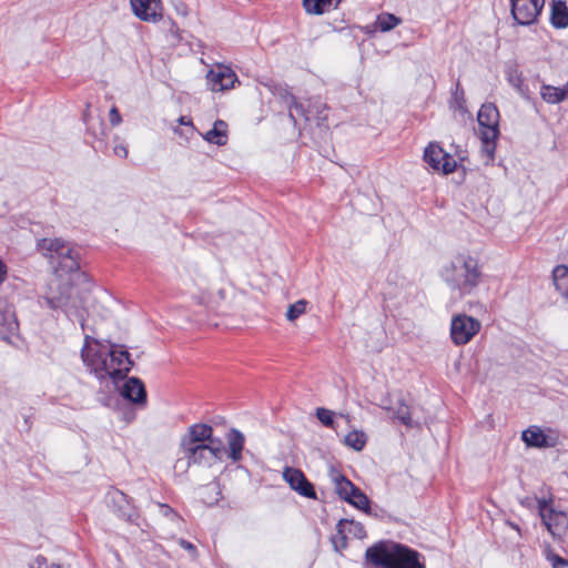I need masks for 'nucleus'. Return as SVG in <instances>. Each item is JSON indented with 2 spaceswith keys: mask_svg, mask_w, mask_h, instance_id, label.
I'll use <instances>...</instances> for the list:
<instances>
[{
  "mask_svg": "<svg viewBox=\"0 0 568 568\" xmlns=\"http://www.w3.org/2000/svg\"><path fill=\"white\" fill-rule=\"evenodd\" d=\"M283 478L290 487L301 496L316 498L313 485L307 480L302 470L293 467H286L283 471Z\"/></svg>",
  "mask_w": 568,
  "mask_h": 568,
  "instance_id": "obj_14",
  "label": "nucleus"
},
{
  "mask_svg": "<svg viewBox=\"0 0 568 568\" xmlns=\"http://www.w3.org/2000/svg\"><path fill=\"white\" fill-rule=\"evenodd\" d=\"M547 559L551 562L552 568H568V560L551 551L547 552Z\"/></svg>",
  "mask_w": 568,
  "mask_h": 568,
  "instance_id": "obj_38",
  "label": "nucleus"
},
{
  "mask_svg": "<svg viewBox=\"0 0 568 568\" xmlns=\"http://www.w3.org/2000/svg\"><path fill=\"white\" fill-rule=\"evenodd\" d=\"M481 142L484 144V151L486 152L488 160H493L494 153H495V142L496 141H481Z\"/></svg>",
  "mask_w": 568,
  "mask_h": 568,
  "instance_id": "obj_42",
  "label": "nucleus"
},
{
  "mask_svg": "<svg viewBox=\"0 0 568 568\" xmlns=\"http://www.w3.org/2000/svg\"><path fill=\"white\" fill-rule=\"evenodd\" d=\"M345 523H347V519H341L338 521V524L336 526L337 532L332 538V542H333L334 549L336 551H339V550L346 548V546H347V540H346V536H345V531H346Z\"/></svg>",
  "mask_w": 568,
  "mask_h": 568,
  "instance_id": "obj_32",
  "label": "nucleus"
},
{
  "mask_svg": "<svg viewBox=\"0 0 568 568\" xmlns=\"http://www.w3.org/2000/svg\"><path fill=\"white\" fill-rule=\"evenodd\" d=\"M328 476L334 486V491L346 501L354 491L355 485L334 467L329 469Z\"/></svg>",
  "mask_w": 568,
  "mask_h": 568,
  "instance_id": "obj_19",
  "label": "nucleus"
},
{
  "mask_svg": "<svg viewBox=\"0 0 568 568\" xmlns=\"http://www.w3.org/2000/svg\"><path fill=\"white\" fill-rule=\"evenodd\" d=\"M367 442V436L362 430H353L348 433L345 438L344 443L346 446L353 448L356 452H361Z\"/></svg>",
  "mask_w": 568,
  "mask_h": 568,
  "instance_id": "obj_29",
  "label": "nucleus"
},
{
  "mask_svg": "<svg viewBox=\"0 0 568 568\" xmlns=\"http://www.w3.org/2000/svg\"><path fill=\"white\" fill-rule=\"evenodd\" d=\"M566 93H567V97H568V82L566 83Z\"/></svg>",
  "mask_w": 568,
  "mask_h": 568,
  "instance_id": "obj_47",
  "label": "nucleus"
},
{
  "mask_svg": "<svg viewBox=\"0 0 568 568\" xmlns=\"http://www.w3.org/2000/svg\"><path fill=\"white\" fill-rule=\"evenodd\" d=\"M365 558L376 568H426L417 550L393 541L376 542L366 549Z\"/></svg>",
  "mask_w": 568,
  "mask_h": 568,
  "instance_id": "obj_4",
  "label": "nucleus"
},
{
  "mask_svg": "<svg viewBox=\"0 0 568 568\" xmlns=\"http://www.w3.org/2000/svg\"><path fill=\"white\" fill-rule=\"evenodd\" d=\"M161 509L164 516L170 517L172 519L179 518L178 514L168 505H161Z\"/></svg>",
  "mask_w": 568,
  "mask_h": 568,
  "instance_id": "obj_43",
  "label": "nucleus"
},
{
  "mask_svg": "<svg viewBox=\"0 0 568 568\" xmlns=\"http://www.w3.org/2000/svg\"><path fill=\"white\" fill-rule=\"evenodd\" d=\"M400 22V19L392 13H381L376 19V26L382 32L393 30Z\"/></svg>",
  "mask_w": 568,
  "mask_h": 568,
  "instance_id": "obj_30",
  "label": "nucleus"
},
{
  "mask_svg": "<svg viewBox=\"0 0 568 568\" xmlns=\"http://www.w3.org/2000/svg\"><path fill=\"white\" fill-rule=\"evenodd\" d=\"M316 417L327 427H334V413L327 408L320 407L316 409Z\"/></svg>",
  "mask_w": 568,
  "mask_h": 568,
  "instance_id": "obj_36",
  "label": "nucleus"
},
{
  "mask_svg": "<svg viewBox=\"0 0 568 568\" xmlns=\"http://www.w3.org/2000/svg\"><path fill=\"white\" fill-rule=\"evenodd\" d=\"M481 324L478 320L466 314L453 317L450 337L455 345H465L479 332Z\"/></svg>",
  "mask_w": 568,
  "mask_h": 568,
  "instance_id": "obj_6",
  "label": "nucleus"
},
{
  "mask_svg": "<svg viewBox=\"0 0 568 568\" xmlns=\"http://www.w3.org/2000/svg\"><path fill=\"white\" fill-rule=\"evenodd\" d=\"M442 277L450 290L465 296L479 285L483 272L476 257L469 254H458L444 266Z\"/></svg>",
  "mask_w": 568,
  "mask_h": 568,
  "instance_id": "obj_5",
  "label": "nucleus"
},
{
  "mask_svg": "<svg viewBox=\"0 0 568 568\" xmlns=\"http://www.w3.org/2000/svg\"><path fill=\"white\" fill-rule=\"evenodd\" d=\"M481 141H496L499 135V111L493 103H484L477 114Z\"/></svg>",
  "mask_w": 568,
  "mask_h": 568,
  "instance_id": "obj_7",
  "label": "nucleus"
},
{
  "mask_svg": "<svg viewBox=\"0 0 568 568\" xmlns=\"http://www.w3.org/2000/svg\"><path fill=\"white\" fill-rule=\"evenodd\" d=\"M38 247L54 268L43 296L48 306L61 308L68 316L74 315L83 326L80 308L87 300L91 284L80 271L79 253L61 239H42Z\"/></svg>",
  "mask_w": 568,
  "mask_h": 568,
  "instance_id": "obj_1",
  "label": "nucleus"
},
{
  "mask_svg": "<svg viewBox=\"0 0 568 568\" xmlns=\"http://www.w3.org/2000/svg\"><path fill=\"white\" fill-rule=\"evenodd\" d=\"M8 267L4 262L0 258V285L7 280Z\"/></svg>",
  "mask_w": 568,
  "mask_h": 568,
  "instance_id": "obj_44",
  "label": "nucleus"
},
{
  "mask_svg": "<svg viewBox=\"0 0 568 568\" xmlns=\"http://www.w3.org/2000/svg\"><path fill=\"white\" fill-rule=\"evenodd\" d=\"M28 568H60L55 565H50L43 556H37L29 564Z\"/></svg>",
  "mask_w": 568,
  "mask_h": 568,
  "instance_id": "obj_39",
  "label": "nucleus"
},
{
  "mask_svg": "<svg viewBox=\"0 0 568 568\" xmlns=\"http://www.w3.org/2000/svg\"><path fill=\"white\" fill-rule=\"evenodd\" d=\"M205 446L211 450V462L222 459L224 453L222 442L220 439H215L213 437V433L211 434V439H207V442H205Z\"/></svg>",
  "mask_w": 568,
  "mask_h": 568,
  "instance_id": "obj_33",
  "label": "nucleus"
},
{
  "mask_svg": "<svg viewBox=\"0 0 568 568\" xmlns=\"http://www.w3.org/2000/svg\"><path fill=\"white\" fill-rule=\"evenodd\" d=\"M109 119L112 126H118L122 122V116L116 106H112L109 112Z\"/></svg>",
  "mask_w": 568,
  "mask_h": 568,
  "instance_id": "obj_40",
  "label": "nucleus"
},
{
  "mask_svg": "<svg viewBox=\"0 0 568 568\" xmlns=\"http://www.w3.org/2000/svg\"><path fill=\"white\" fill-rule=\"evenodd\" d=\"M105 503L110 509L121 519L133 523L138 518L135 508L129 497L116 488L108 490Z\"/></svg>",
  "mask_w": 568,
  "mask_h": 568,
  "instance_id": "obj_10",
  "label": "nucleus"
},
{
  "mask_svg": "<svg viewBox=\"0 0 568 568\" xmlns=\"http://www.w3.org/2000/svg\"><path fill=\"white\" fill-rule=\"evenodd\" d=\"M180 123L185 124V125H187V124L192 125L191 121H186L185 118H183V116L180 118Z\"/></svg>",
  "mask_w": 568,
  "mask_h": 568,
  "instance_id": "obj_45",
  "label": "nucleus"
},
{
  "mask_svg": "<svg viewBox=\"0 0 568 568\" xmlns=\"http://www.w3.org/2000/svg\"><path fill=\"white\" fill-rule=\"evenodd\" d=\"M345 530L353 535L355 538L363 539L366 537V530L361 523L348 520L345 523Z\"/></svg>",
  "mask_w": 568,
  "mask_h": 568,
  "instance_id": "obj_35",
  "label": "nucleus"
},
{
  "mask_svg": "<svg viewBox=\"0 0 568 568\" xmlns=\"http://www.w3.org/2000/svg\"><path fill=\"white\" fill-rule=\"evenodd\" d=\"M113 153L115 156L121 159H125L128 156V148L119 136L114 138Z\"/></svg>",
  "mask_w": 568,
  "mask_h": 568,
  "instance_id": "obj_37",
  "label": "nucleus"
},
{
  "mask_svg": "<svg viewBox=\"0 0 568 568\" xmlns=\"http://www.w3.org/2000/svg\"><path fill=\"white\" fill-rule=\"evenodd\" d=\"M122 395L134 404H145L146 390L141 379L130 377L123 385Z\"/></svg>",
  "mask_w": 568,
  "mask_h": 568,
  "instance_id": "obj_17",
  "label": "nucleus"
},
{
  "mask_svg": "<svg viewBox=\"0 0 568 568\" xmlns=\"http://www.w3.org/2000/svg\"><path fill=\"white\" fill-rule=\"evenodd\" d=\"M225 286L223 283H211L207 287L199 290L193 300L209 310H216L225 301Z\"/></svg>",
  "mask_w": 568,
  "mask_h": 568,
  "instance_id": "obj_13",
  "label": "nucleus"
},
{
  "mask_svg": "<svg viewBox=\"0 0 568 568\" xmlns=\"http://www.w3.org/2000/svg\"><path fill=\"white\" fill-rule=\"evenodd\" d=\"M282 98L290 104V118L296 123L297 118L308 121L311 118V111L305 109L302 102H298L296 98L290 93L286 89L281 92Z\"/></svg>",
  "mask_w": 568,
  "mask_h": 568,
  "instance_id": "obj_21",
  "label": "nucleus"
},
{
  "mask_svg": "<svg viewBox=\"0 0 568 568\" xmlns=\"http://www.w3.org/2000/svg\"><path fill=\"white\" fill-rule=\"evenodd\" d=\"M393 417L397 418L402 424L406 426L412 425V416L409 406L405 403L402 395H395L389 406L385 407Z\"/></svg>",
  "mask_w": 568,
  "mask_h": 568,
  "instance_id": "obj_20",
  "label": "nucleus"
},
{
  "mask_svg": "<svg viewBox=\"0 0 568 568\" xmlns=\"http://www.w3.org/2000/svg\"><path fill=\"white\" fill-rule=\"evenodd\" d=\"M334 0H303V8L307 14L322 16L332 9Z\"/></svg>",
  "mask_w": 568,
  "mask_h": 568,
  "instance_id": "obj_28",
  "label": "nucleus"
},
{
  "mask_svg": "<svg viewBox=\"0 0 568 568\" xmlns=\"http://www.w3.org/2000/svg\"><path fill=\"white\" fill-rule=\"evenodd\" d=\"M523 440L527 446L531 447H548V437L547 435L536 426H531L528 429L523 432Z\"/></svg>",
  "mask_w": 568,
  "mask_h": 568,
  "instance_id": "obj_23",
  "label": "nucleus"
},
{
  "mask_svg": "<svg viewBox=\"0 0 568 568\" xmlns=\"http://www.w3.org/2000/svg\"><path fill=\"white\" fill-rule=\"evenodd\" d=\"M81 357L84 364L100 379L105 377H110L113 381L122 379L133 365L126 349L119 348L115 344L106 347L88 335L84 338Z\"/></svg>",
  "mask_w": 568,
  "mask_h": 568,
  "instance_id": "obj_2",
  "label": "nucleus"
},
{
  "mask_svg": "<svg viewBox=\"0 0 568 568\" xmlns=\"http://www.w3.org/2000/svg\"><path fill=\"white\" fill-rule=\"evenodd\" d=\"M306 304L307 303L304 300H300L296 303L291 304L286 312V318L291 322L295 321L297 317L305 313Z\"/></svg>",
  "mask_w": 568,
  "mask_h": 568,
  "instance_id": "obj_34",
  "label": "nucleus"
},
{
  "mask_svg": "<svg viewBox=\"0 0 568 568\" xmlns=\"http://www.w3.org/2000/svg\"><path fill=\"white\" fill-rule=\"evenodd\" d=\"M342 0H335V4H332V9H337Z\"/></svg>",
  "mask_w": 568,
  "mask_h": 568,
  "instance_id": "obj_46",
  "label": "nucleus"
},
{
  "mask_svg": "<svg viewBox=\"0 0 568 568\" xmlns=\"http://www.w3.org/2000/svg\"><path fill=\"white\" fill-rule=\"evenodd\" d=\"M207 85L213 92H223L234 88L239 82L236 73L226 65L216 64L206 74Z\"/></svg>",
  "mask_w": 568,
  "mask_h": 568,
  "instance_id": "obj_12",
  "label": "nucleus"
},
{
  "mask_svg": "<svg viewBox=\"0 0 568 568\" xmlns=\"http://www.w3.org/2000/svg\"><path fill=\"white\" fill-rule=\"evenodd\" d=\"M19 329L13 305L6 300L0 298V336L8 339L10 335H14Z\"/></svg>",
  "mask_w": 568,
  "mask_h": 568,
  "instance_id": "obj_16",
  "label": "nucleus"
},
{
  "mask_svg": "<svg viewBox=\"0 0 568 568\" xmlns=\"http://www.w3.org/2000/svg\"><path fill=\"white\" fill-rule=\"evenodd\" d=\"M552 280L555 287L568 300V267L558 265L552 271Z\"/></svg>",
  "mask_w": 568,
  "mask_h": 568,
  "instance_id": "obj_27",
  "label": "nucleus"
},
{
  "mask_svg": "<svg viewBox=\"0 0 568 568\" xmlns=\"http://www.w3.org/2000/svg\"><path fill=\"white\" fill-rule=\"evenodd\" d=\"M538 509L548 531L554 537H560L568 526L567 515L562 511L555 510L546 499L538 500Z\"/></svg>",
  "mask_w": 568,
  "mask_h": 568,
  "instance_id": "obj_9",
  "label": "nucleus"
},
{
  "mask_svg": "<svg viewBox=\"0 0 568 568\" xmlns=\"http://www.w3.org/2000/svg\"><path fill=\"white\" fill-rule=\"evenodd\" d=\"M346 501L361 510H367L369 508L367 496L356 486Z\"/></svg>",
  "mask_w": 568,
  "mask_h": 568,
  "instance_id": "obj_31",
  "label": "nucleus"
},
{
  "mask_svg": "<svg viewBox=\"0 0 568 568\" xmlns=\"http://www.w3.org/2000/svg\"><path fill=\"white\" fill-rule=\"evenodd\" d=\"M510 2L511 14L521 26L534 23L545 4V0H510Z\"/></svg>",
  "mask_w": 568,
  "mask_h": 568,
  "instance_id": "obj_11",
  "label": "nucleus"
},
{
  "mask_svg": "<svg viewBox=\"0 0 568 568\" xmlns=\"http://www.w3.org/2000/svg\"><path fill=\"white\" fill-rule=\"evenodd\" d=\"M540 97L546 103L558 104L568 99L566 93V84L562 88L542 84L540 88Z\"/></svg>",
  "mask_w": 568,
  "mask_h": 568,
  "instance_id": "obj_24",
  "label": "nucleus"
},
{
  "mask_svg": "<svg viewBox=\"0 0 568 568\" xmlns=\"http://www.w3.org/2000/svg\"><path fill=\"white\" fill-rule=\"evenodd\" d=\"M212 433L213 428L207 424L189 426L179 443V449L183 457L175 462L174 468L186 471L192 465H211V450L205 446V442L211 439Z\"/></svg>",
  "mask_w": 568,
  "mask_h": 568,
  "instance_id": "obj_3",
  "label": "nucleus"
},
{
  "mask_svg": "<svg viewBox=\"0 0 568 568\" xmlns=\"http://www.w3.org/2000/svg\"><path fill=\"white\" fill-rule=\"evenodd\" d=\"M226 126L227 125L224 121L216 120L213 129L207 131L203 136L204 140L219 146L225 145L227 142Z\"/></svg>",
  "mask_w": 568,
  "mask_h": 568,
  "instance_id": "obj_25",
  "label": "nucleus"
},
{
  "mask_svg": "<svg viewBox=\"0 0 568 568\" xmlns=\"http://www.w3.org/2000/svg\"><path fill=\"white\" fill-rule=\"evenodd\" d=\"M227 440V455L234 463L242 459V450L244 448L245 437L244 435L235 429L231 428L226 434Z\"/></svg>",
  "mask_w": 568,
  "mask_h": 568,
  "instance_id": "obj_18",
  "label": "nucleus"
},
{
  "mask_svg": "<svg viewBox=\"0 0 568 568\" xmlns=\"http://www.w3.org/2000/svg\"><path fill=\"white\" fill-rule=\"evenodd\" d=\"M424 161L435 171L444 174L453 173L457 162L437 142H430L424 151Z\"/></svg>",
  "mask_w": 568,
  "mask_h": 568,
  "instance_id": "obj_8",
  "label": "nucleus"
},
{
  "mask_svg": "<svg viewBox=\"0 0 568 568\" xmlns=\"http://www.w3.org/2000/svg\"><path fill=\"white\" fill-rule=\"evenodd\" d=\"M506 78L508 83L520 94L521 98L529 99V90L524 83L521 71L513 64L507 68Z\"/></svg>",
  "mask_w": 568,
  "mask_h": 568,
  "instance_id": "obj_22",
  "label": "nucleus"
},
{
  "mask_svg": "<svg viewBox=\"0 0 568 568\" xmlns=\"http://www.w3.org/2000/svg\"><path fill=\"white\" fill-rule=\"evenodd\" d=\"M134 14L148 22H156L162 18V4L160 0H131Z\"/></svg>",
  "mask_w": 568,
  "mask_h": 568,
  "instance_id": "obj_15",
  "label": "nucleus"
},
{
  "mask_svg": "<svg viewBox=\"0 0 568 568\" xmlns=\"http://www.w3.org/2000/svg\"><path fill=\"white\" fill-rule=\"evenodd\" d=\"M550 20L555 28L562 29L568 27V7L565 2H554Z\"/></svg>",
  "mask_w": 568,
  "mask_h": 568,
  "instance_id": "obj_26",
  "label": "nucleus"
},
{
  "mask_svg": "<svg viewBox=\"0 0 568 568\" xmlns=\"http://www.w3.org/2000/svg\"><path fill=\"white\" fill-rule=\"evenodd\" d=\"M178 542H179V545H180L183 549H185V550H186V551H187V552H189L193 558H195V557H196V555H197L196 547H195L192 542H190V541H187V540H185V539H179V541H178Z\"/></svg>",
  "mask_w": 568,
  "mask_h": 568,
  "instance_id": "obj_41",
  "label": "nucleus"
}]
</instances>
